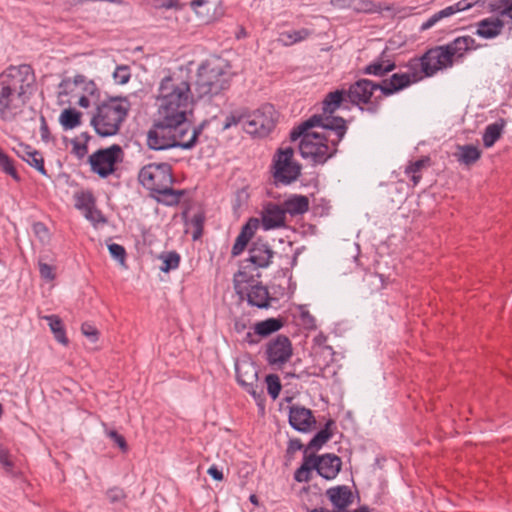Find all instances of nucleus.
Instances as JSON below:
<instances>
[{
  "instance_id": "f257e3e1",
  "label": "nucleus",
  "mask_w": 512,
  "mask_h": 512,
  "mask_svg": "<svg viewBox=\"0 0 512 512\" xmlns=\"http://www.w3.org/2000/svg\"><path fill=\"white\" fill-rule=\"evenodd\" d=\"M155 104L156 115L189 122L195 105L190 73L179 69L163 77L158 85Z\"/></svg>"
},
{
  "instance_id": "f03ea898",
  "label": "nucleus",
  "mask_w": 512,
  "mask_h": 512,
  "mask_svg": "<svg viewBox=\"0 0 512 512\" xmlns=\"http://www.w3.org/2000/svg\"><path fill=\"white\" fill-rule=\"evenodd\" d=\"M204 124L197 128L189 122L165 115H156V119L147 132V145L153 150H166L180 147L191 149L196 145Z\"/></svg>"
},
{
  "instance_id": "7ed1b4c3",
  "label": "nucleus",
  "mask_w": 512,
  "mask_h": 512,
  "mask_svg": "<svg viewBox=\"0 0 512 512\" xmlns=\"http://www.w3.org/2000/svg\"><path fill=\"white\" fill-rule=\"evenodd\" d=\"M228 63L220 58L203 63L197 72L196 93L198 98H211L228 89L231 81Z\"/></svg>"
},
{
  "instance_id": "20e7f679",
  "label": "nucleus",
  "mask_w": 512,
  "mask_h": 512,
  "mask_svg": "<svg viewBox=\"0 0 512 512\" xmlns=\"http://www.w3.org/2000/svg\"><path fill=\"white\" fill-rule=\"evenodd\" d=\"M138 179L145 188L159 194L161 198H158V200L166 205L177 204L183 194L181 191L172 189V169L167 163H150L145 165L140 170Z\"/></svg>"
},
{
  "instance_id": "39448f33",
  "label": "nucleus",
  "mask_w": 512,
  "mask_h": 512,
  "mask_svg": "<svg viewBox=\"0 0 512 512\" xmlns=\"http://www.w3.org/2000/svg\"><path fill=\"white\" fill-rule=\"evenodd\" d=\"M129 110L130 102L127 98H111L97 106L90 123L99 136H114L119 132Z\"/></svg>"
},
{
  "instance_id": "423d86ee",
  "label": "nucleus",
  "mask_w": 512,
  "mask_h": 512,
  "mask_svg": "<svg viewBox=\"0 0 512 512\" xmlns=\"http://www.w3.org/2000/svg\"><path fill=\"white\" fill-rule=\"evenodd\" d=\"M299 151L304 159L313 164H324L337 152V145L331 143L330 135L305 130L299 135Z\"/></svg>"
},
{
  "instance_id": "0eeeda50",
  "label": "nucleus",
  "mask_w": 512,
  "mask_h": 512,
  "mask_svg": "<svg viewBox=\"0 0 512 512\" xmlns=\"http://www.w3.org/2000/svg\"><path fill=\"white\" fill-rule=\"evenodd\" d=\"M0 84L28 101L35 91L36 77L28 64L11 65L0 74Z\"/></svg>"
},
{
  "instance_id": "6e6552de",
  "label": "nucleus",
  "mask_w": 512,
  "mask_h": 512,
  "mask_svg": "<svg viewBox=\"0 0 512 512\" xmlns=\"http://www.w3.org/2000/svg\"><path fill=\"white\" fill-rule=\"evenodd\" d=\"M314 127L322 128L321 133L330 135L331 143L335 145L339 144L347 130L346 122L341 117L314 115L291 131V140H297L301 133Z\"/></svg>"
},
{
  "instance_id": "1a4fd4ad",
  "label": "nucleus",
  "mask_w": 512,
  "mask_h": 512,
  "mask_svg": "<svg viewBox=\"0 0 512 512\" xmlns=\"http://www.w3.org/2000/svg\"><path fill=\"white\" fill-rule=\"evenodd\" d=\"M301 174V165L294 160L290 147L279 149L273 159V178L276 184L289 185Z\"/></svg>"
},
{
  "instance_id": "9d476101",
  "label": "nucleus",
  "mask_w": 512,
  "mask_h": 512,
  "mask_svg": "<svg viewBox=\"0 0 512 512\" xmlns=\"http://www.w3.org/2000/svg\"><path fill=\"white\" fill-rule=\"evenodd\" d=\"M59 87L62 89V93L78 96L77 103L82 108L90 107L99 99V89L95 82L88 80L83 75H76L73 79H64Z\"/></svg>"
},
{
  "instance_id": "9b49d317",
  "label": "nucleus",
  "mask_w": 512,
  "mask_h": 512,
  "mask_svg": "<svg viewBox=\"0 0 512 512\" xmlns=\"http://www.w3.org/2000/svg\"><path fill=\"white\" fill-rule=\"evenodd\" d=\"M453 61L450 59L448 52L444 46H436L429 49L421 58L412 59L409 67L416 70L420 68L419 75L423 77H431L438 71L452 67Z\"/></svg>"
},
{
  "instance_id": "f8f14e48",
  "label": "nucleus",
  "mask_w": 512,
  "mask_h": 512,
  "mask_svg": "<svg viewBox=\"0 0 512 512\" xmlns=\"http://www.w3.org/2000/svg\"><path fill=\"white\" fill-rule=\"evenodd\" d=\"M122 160L123 150L117 144L105 149H99L89 156L91 170L102 178L113 174L116 164Z\"/></svg>"
},
{
  "instance_id": "ddd939ff",
  "label": "nucleus",
  "mask_w": 512,
  "mask_h": 512,
  "mask_svg": "<svg viewBox=\"0 0 512 512\" xmlns=\"http://www.w3.org/2000/svg\"><path fill=\"white\" fill-rule=\"evenodd\" d=\"M275 126V110L266 105L243 118V129L252 135L266 136Z\"/></svg>"
},
{
  "instance_id": "4468645a",
  "label": "nucleus",
  "mask_w": 512,
  "mask_h": 512,
  "mask_svg": "<svg viewBox=\"0 0 512 512\" xmlns=\"http://www.w3.org/2000/svg\"><path fill=\"white\" fill-rule=\"evenodd\" d=\"M238 383L257 401H262L263 386L258 383V370L253 362L243 360L235 364Z\"/></svg>"
},
{
  "instance_id": "2eb2a0df",
  "label": "nucleus",
  "mask_w": 512,
  "mask_h": 512,
  "mask_svg": "<svg viewBox=\"0 0 512 512\" xmlns=\"http://www.w3.org/2000/svg\"><path fill=\"white\" fill-rule=\"evenodd\" d=\"M27 100L0 84V119L12 121L22 113Z\"/></svg>"
},
{
  "instance_id": "dca6fc26",
  "label": "nucleus",
  "mask_w": 512,
  "mask_h": 512,
  "mask_svg": "<svg viewBox=\"0 0 512 512\" xmlns=\"http://www.w3.org/2000/svg\"><path fill=\"white\" fill-rule=\"evenodd\" d=\"M267 361L270 365L282 366L292 356V345L288 337L278 336L267 345Z\"/></svg>"
},
{
  "instance_id": "f3484780",
  "label": "nucleus",
  "mask_w": 512,
  "mask_h": 512,
  "mask_svg": "<svg viewBox=\"0 0 512 512\" xmlns=\"http://www.w3.org/2000/svg\"><path fill=\"white\" fill-rule=\"evenodd\" d=\"M259 225L265 231L285 227L286 213L283 207L275 203L266 204L262 210Z\"/></svg>"
},
{
  "instance_id": "a211bd4d",
  "label": "nucleus",
  "mask_w": 512,
  "mask_h": 512,
  "mask_svg": "<svg viewBox=\"0 0 512 512\" xmlns=\"http://www.w3.org/2000/svg\"><path fill=\"white\" fill-rule=\"evenodd\" d=\"M376 90H380V84L368 79H360L350 86L347 96L353 104H367Z\"/></svg>"
},
{
  "instance_id": "6ab92c4d",
  "label": "nucleus",
  "mask_w": 512,
  "mask_h": 512,
  "mask_svg": "<svg viewBox=\"0 0 512 512\" xmlns=\"http://www.w3.org/2000/svg\"><path fill=\"white\" fill-rule=\"evenodd\" d=\"M289 423L297 431L309 432L316 425V419L310 409L292 405L289 408Z\"/></svg>"
},
{
  "instance_id": "aec40b11",
  "label": "nucleus",
  "mask_w": 512,
  "mask_h": 512,
  "mask_svg": "<svg viewBox=\"0 0 512 512\" xmlns=\"http://www.w3.org/2000/svg\"><path fill=\"white\" fill-rule=\"evenodd\" d=\"M420 79H422V75H419L417 71L412 75L408 73H395L389 79L384 80L383 83L380 84V90L383 95H391Z\"/></svg>"
},
{
  "instance_id": "412c9836",
  "label": "nucleus",
  "mask_w": 512,
  "mask_h": 512,
  "mask_svg": "<svg viewBox=\"0 0 512 512\" xmlns=\"http://www.w3.org/2000/svg\"><path fill=\"white\" fill-rule=\"evenodd\" d=\"M274 252L264 241L258 239L254 241L249 249L248 262L256 268H266L270 265Z\"/></svg>"
},
{
  "instance_id": "4be33fe9",
  "label": "nucleus",
  "mask_w": 512,
  "mask_h": 512,
  "mask_svg": "<svg viewBox=\"0 0 512 512\" xmlns=\"http://www.w3.org/2000/svg\"><path fill=\"white\" fill-rule=\"evenodd\" d=\"M478 0H461L454 5L448 6L435 14L429 17L425 22L422 23L420 29L422 31L428 30L438 24L441 20L448 18L457 12L464 11L469 9L474 4H476Z\"/></svg>"
},
{
  "instance_id": "5701e85b",
  "label": "nucleus",
  "mask_w": 512,
  "mask_h": 512,
  "mask_svg": "<svg viewBox=\"0 0 512 512\" xmlns=\"http://www.w3.org/2000/svg\"><path fill=\"white\" fill-rule=\"evenodd\" d=\"M478 0H461L454 5L448 6L435 14L429 17L425 22L422 23L420 29L422 31L428 30L438 24L441 20L448 18L457 12L464 11L469 9L474 4H476Z\"/></svg>"
},
{
  "instance_id": "b1692460",
  "label": "nucleus",
  "mask_w": 512,
  "mask_h": 512,
  "mask_svg": "<svg viewBox=\"0 0 512 512\" xmlns=\"http://www.w3.org/2000/svg\"><path fill=\"white\" fill-rule=\"evenodd\" d=\"M443 46L445 50L448 52V55L453 62L454 60L462 58L466 52L478 48L475 39L472 38L471 36L457 37L452 42Z\"/></svg>"
},
{
  "instance_id": "393cba45",
  "label": "nucleus",
  "mask_w": 512,
  "mask_h": 512,
  "mask_svg": "<svg viewBox=\"0 0 512 512\" xmlns=\"http://www.w3.org/2000/svg\"><path fill=\"white\" fill-rule=\"evenodd\" d=\"M341 459L334 454H324L318 457L317 473L327 479H334L341 469Z\"/></svg>"
},
{
  "instance_id": "a878e982",
  "label": "nucleus",
  "mask_w": 512,
  "mask_h": 512,
  "mask_svg": "<svg viewBox=\"0 0 512 512\" xmlns=\"http://www.w3.org/2000/svg\"><path fill=\"white\" fill-rule=\"evenodd\" d=\"M258 227L259 219L257 218H250L249 221L242 227L241 232L237 236L232 247L233 256H238L240 253H242Z\"/></svg>"
},
{
  "instance_id": "bb28decb",
  "label": "nucleus",
  "mask_w": 512,
  "mask_h": 512,
  "mask_svg": "<svg viewBox=\"0 0 512 512\" xmlns=\"http://www.w3.org/2000/svg\"><path fill=\"white\" fill-rule=\"evenodd\" d=\"M504 28V22L499 18L489 17L476 24V34L485 39L497 37Z\"/></svg>"
},
{
  "instance_id": "cd10ccee",
  "label": "nucleus",
  "mask_w": 512,
  "mask_h": 512,
  "mask_svg": "<svg viewBox=\"0 0 512 512\" xmlns=\"http://www.w3.org/2000/svg\"><path fill=\"white\" fill-rule=\"evenodd\" d=\"M285 213L291 216L301 215L309 209V199L304 195H292L288 197L282 204Z\"/></svg>"
},
{
  "instance_id": "c85d7f7f",
  "label": "nucleus",
  "mask_w": 512,
  "mask_h": 512,
  "mask_svg": "<svg viewBox=\"0 0 512 512\" xmlns=\"http://www.w3.org/2000/svg\"><path fill=\"white\" fill-rule=\"evenodd\" d=\"M190 6L198 19L203 23H209L215 19V2L212 0H192Z\"/></svg>"
},
{
  "instance_id": "c756f323",
  "label": "nucleus",
  "mask_w": 512,
  "mask_h": 512,
  "mask_svg": "<svg viewBox=\"0 0 512 512\" xmlns=\"http://www.w3.org/2000/svg\"><path fill=\"white\" fill-rule=\"evenodd\" d=\"M326 494L332 504L339 509H344L351 503L352 494L346 486L330 488Z\"/></svg>"
},
{
  "instance_id": "7c9ffc66",
  "label": "nucleus",
  "mask_w": 512,
  "mask_h": 512,
  "mask_svg": "<svg viewBox=\"0 0 512 512\" xmlns=\"http://www.w3.org/2000/svg\"><path fill=\"white\" fill-rule=\"evenodd\" d=\"M248 303L258 308H265L269 305L270 297L266 287L253 285L247 293Z\"/></svg>"
},
{
  "instance_id": "2f4dec72",
  "label": "nucleus",
  "mask_w": 512,
  "mask_h": 512,
  "mask_svg": "<svg viewBox=\"0 0 512 512\" xmlns=\"http://www.w3.org/2000/svg\"><path fill=\"white\" fill-rule=\"evenodd\" d=\"M19 156L30 166L38 170L42 175H46L44 160L40 152L33 150L28 146L22 147V151H18Z\"/></svg>"
},
{
  "instance_id": "473e14b6",
  "label": "nucleus",
  "mask_w": 512,
  "mask_h": 512,
  "mask_svg": "<svg viewBox=\"0 0 512 512\" xmlns=\"http://www.w3.org/2000/svg\"><path fill=\"white\" fill-rule=\"evenodd\" d=\"M457 160L467 166L474 164L481 157V151L473 145L458 146L455 154Z\"/></svg>"
},
{
  "instance_id": "72a5a7b5",
  "label": "nucleus",
  "mask_w": 512,
  "mask_h": 512,
  "mask_svg": "<svg viewBox=\"0 0 512 512\" xmlns=\"http://www.w3.org/2000/svg\"><path fill=\"white\" fill-rule=\"evenodd\" d=\"M282 325L283 323L280 319L269 318L256 323L254 325V333L262 337H267L270 334L278 331Z\"/></svg>"
},
{
  "instance_id": "f704fd0d",
  "label": "nucleus",
  "mask_w": 512,
  "mask_h": 512,
  "mask_svg": "<svg viewBox=\"0 0 512 512\" xmlns=\"http://www.w3.org/2000/svg\"><path fill=\"white\" fill-rule=\"evenodd\" d=\"M43 319L48 322V325L54 334L55 339L63 344H68V339L65 334L64 326L62 324L61 319L57 315H47L43 316Z\"/></svg>"
},
{
  "instance_id": "c9c22d12",
  "label": "nucleus",
  "mask_w": 512,
  "mask_h": 512,
  "mask_svg": "<svg viewBox=\"0 0 512 512\" xmlns=\"http://www.w3.org/2000/svg\"><path fill=\"white\" fill-rule=\"evenodd\" d=\"M333 424L332 420H329L325 428L320 430L308 443L307 447L305 448V453L308 452V450L316 451L319 450L331 437L332 433L329 431V427Z\"/></svg>"
},
{
  "instance_id": "e433bc0d",
  "label": "nucleus",
  "mask_w": 512,
  "mask_h": 512,
  "mask_svg": "<svg viewBox=\"0 0 512 512\" xmlns=\"http://www.w3.org/2000/svg\"><path fill=\"white\" fill-rule=\"evenodd\" d=\"M59 122L65 130H71L81 123V113L75 109H64L59 117Z\"/></svg>"
},
{
  "instance_id": "4c0bfd02",
  "label": "nucleus",
  "mask_w": 512,
  "mask_h": 512,
  "mask_svg": "<svg viewBox=\"0 0 512 512\" xmlns=\"http://www.w3.org/2000/svg\"><path fill=\"white\" fill-rule=\"evenodd\" d=\"M345 92L343 90H336L327 94L323 101V111L325 113H333L339 108Z\"/></svg>"
},
{
  "instance_id": "58836bf2",
  "label": "nucleus",
  "mask_w": 512,
  "mask_h": 512,
  "mask_svg": "<svg viewBox=\"0 0 512 512\" xmlns=\"http://www.w3.org/2000/svg\"><path fill=\"white\" fill-rule=\"evenodd\" d=\"M429 163L430 159L428 157H423L406 167L405 173L407 175H411V180L413 181L414 185H417L419 183L421 179L419 173L422 171L423 168L428 167Z\"/></svg>"
},
{
  "instance_id": "ea45409f",
  "label": "nucleus",
  "mask_w": 512,
  "mask_h": 512,
  "mask_svg": "<svg viewBox=\"0 0 512 512\" xmlns=\"http://www.w3.org/2000/svg\"><path fill=\"white\" fill-rule=\"evenodd\" d=\"M394 68H395V64L390 61H387V62L375 61V62L371 63L370 65H368L365 68L364 72L366 74L383 76L386 73L392 71Z\"/></svg>"
},
{
  "instance_id": "a19ab883",
  "label": "nucleus",
  "mask_w": 512,
  "mask_h": 512,
  "mask_svg": "<svg viewBox=\"0 0 512 512\" xmlns=\"http://www.w3.org/2000/svg\"><path fill=\"white\" fill-rule=\"evenodd\" d=\"M502 125L498 123L490 124L486 127L483 134V143L486 147H491L500 137Z\"/></svg>"
},
{
  "instance_id": "79ce46f5",
  "label": "nucleus",
  "mask_w": 512,
  "mask_h": 512,
  "mask_svg": "<svg viewBox=\"0 0 512 512\" xmlns=\"http://www.w3.org/2000/svg\"><path fill=\"white\" fill-rule=\"evenodd\" d=\"M160 259L162 260L160 270L165 273L169 272L170 270L178 268L180 263V256L176 252L164 253L160 255Z\"/></svg>"
},
{
  "instance_id": "37998d69",
  "label": "nucleus",
  "mask_w": 512,
  "mask_h": 512,
  "mask_svg": "<svg viewBox=\"0 0 512 512\" xmlns=\"http://www.w3.org/2000/svg\"><path fill=\"white\" fill-rule=\"evenodd\" d=\"M350 6L353 10L363 13L377 12L380 6L371 0H351Z\"/></svg>"
},
{
  "instance_id": "c03bdc74",
  "label": "nucleus",
  "mask_w": 512,
  "mask_h": 512,
  "mask_svg": "<svg viewBox=\"0 0 512 512\" xmlns=\"http://www.w3.org/2000/svg\"><path fill=\"white\" fill-rule=\"evenodd\" d=\"M75 206L83 212L95 205V199L89 192H81L75 196Z\"/></svg>"
},
{
  "instance_id": "a18cd8bd",
  "label": "nucleus",
  "mask_w": 512,
  "mask_h": 512,
  "mask_svg": "<svg viewBox=\"0 0 512 512\" xmlns=\"http://www.w3.org/2000/svg\"><path fill=\"white\" fill-rule=\"evenodd\" d=\"M0 168L14 180L19 181L20 177L14 167L12 160L0 149Z\"/></svg>"
},
{
  "instance_id": "49530a36",
  "label": "nucleus",
  "mask_w": 512,
  "mask_h": 512,
  "mask_svg": "<svg viewBox=\"0 0 512 512\" xmlns=\"http://www.w3.org/2000/svg\"><path fill=\"white\" fill-rule=\"evenodd\" d=\"M266 384H267V390L269 395L276 399L279 396L280 390H281V384L279 381L278 376L270 374L266 376Z\"/></svg>"
},
{
  "instance_id": "de8ad7c7",
  "label": "nucleus",
  "mask_w": 512,
  "mask_h": 512,
  "mask_svg": "<svg viewBox=\"0 0 512 512\" xmlns=\"http://www.w3.org/2000/svg\"><path fill=\"white\" fill-rule=\"evenodd\" d=\"M310 34L311 32L308 29L302 28L300 30L283 33L282 36L289 40L286 44H293L308 38Z\"/></svg>"
},
{
  "instance_id": "09e8293b",
  "label": "nucleus",
  "mask_w": 512,
  "mask_h": 512,
  "mask_svg": "<svg viewBox=\"0 0 512 512\" xmlns=\"http://www.w3.org/2000/svg\"><path fill=\"white\" fill-rule=\"evenodd\" d=\"M130 76V69L126 65L118 66L113 73L114 81L120 85L126 84L129 81Z\"/></svg>"
},
{
  "instance_id": "8fccbe9b",
  "label": "nucleus",
  "mask_w": 512,
  "mask_h": 512,
  "mask_svg": "<svg viewBox=\"0 0 512 512\" xmlns=\"http://www.w3.org/2000/svg\"><path fill=\"white\" fill-rule=\"evenodd\" d=\"M106 495L110 503L112 504L119 503L126 498V493L124 492V490L118 487L110 488L106 492Z\"/></svg>"
},
{
  "instance_id": "3c124183",
  "label": "nucleus",
  "mask_w": 512,
  "mask_h": 512,
  "mask_svg": "<svg viewBox=\"0 0 512 512\" xmlns=\"http://www.w3.org/2000/svg\"><path fill=\"white\" fill-rule=\"evenodd\" d=\"M55 268L47 263L39 261V272L43 279L52 281L55 278Z\"/></svg>"
},
{
  "instance_id": "603ef678",
  "label": "nucleus",
  "mask_w": 512,
  "mask_h": 512,
  "mask_svg": "<svg viewBox=\"0 0 512 512\" xmlns=\"http://www.w3.org/2000/svg\"><path fill=\"white\" fill-rule=\"evenodd\" d=\"M81 332L85 337H87L92 342H96L98 340V330L89 323L82 324Z\"/></svg>"
},
{
  "instance_id": "864d4df0",
  "label": "nucleus",
  "mask_w": 512,
  "mask_h": 512,
  "mask_svg": "<svg viewBox=\"0 0 512 512\" xmlns=\"http://www.w3.org/2000/svg\"><path fill=\"white\" fill-rule=\"evenodd\" d=\"M318 457L314 454L308 455L307 452H304V459L302 463V467H306L307 470L311 473L312 470H318Z\"/></svg>"
},
{
  "instance_id": "5fc2aeb1",
  "label": "nucleus",
  "mask_w": 512,
  "mask_h": 512,
  "mask_svg": "<svg viewBox=\"0 0 512 512\" xmlns=\"http://www.w3.org/2000/svg\"><path fill=\"white\" fill-rule=\"evenodd\" d=\"M108 249L115 259L119 260L121 263L124 262L126 253L123 246L116 243H112L108 246Z\"/></svg>"
},
{
  "instance_id": "6e6d98bb",
  "label": "nucleus",
  "mask_w": 512,
  "mask_h": 512,
  "mask_svg": "<svg viewBox=\"0 0 512 512\" xmlns=\"http://www.w3.org/2000/svg\"><path fill=\"white\" fill-rule=\"evenodd\" d=\"M107 435L114 440V442L118 445V447L123 451L126 452L128 450V445L124 439V437L120 434H118L115 430H111L107 432Z\"/></svg>"
},
{
  "instance_id": "4d7b16f0",
  "label": "nucleus",
  "mask_w": 512,
  "mask_h": 512,
  "mask_svg": "<svg viewBox=\"0 0 512 512\" xmlns=\"http://www.w3.org/2000/svg\"><path fill=\"white\" fill-rule=\"evenodd\" d=\"M83 213L85 217L92 222L97 223L104 221L100 211L96 209L95 205H93L90 209L85 210Z\"/></svg>"
},
{
  "instance_id": "13d9d810",
  "label": "nucleus",
  "mask_w": 512,
  "mask_h": 512,
  "mask_svg": "<svg viewBox=\"0 0 512 512\" xmlns=\"http://www.w3.org/2000/svg\"><path fill=\"white\" fill-rule=\"evenodd\" d=\"M311 478V473L307 470L306 467L300 466L294 474V479L297 482H308Z\"/></svg>"
},
{
  "instance_id": "bf43d9fd",
  "label": "nucleus",
  "mask_w": 512,
  "mask_h": 512,
  "mask_svg": "<svg viewBox=\"0 0 512 512\" xmlns=\"http://www.w3.org/2000/svg\"><path fill=\"white\" fill-rule=\"evenodd\" d=\"M34 233L40 238V240L44 241L48 238V229L43 223L37 222L33 225Z\"/></svg>"
},
{
  "instance_id": "052dcab7",
  "label": "nucleus",
  "mask_w": 512,
  "mask_h": 512,
  "mask_svg": "<svg viewBox=\"0 0 512 512\" xmlns=\"http://www.w3.org/2000/svg\"><path fill=\"white\" fill-rule=\"evenodd\" d=\"M160 8L180 10L183 8L180 0H164Z\"/></svg>"
},
{
  "instance_id": "680f3d73",
  "label": "nucleus",
  "mask_w": 512,
  "mask_h": 512,
  "mask_svg": "<svg viewBox=\"0 0 512 512\" xmlns=\"http://www.w3.org/2000/svg\"><path fill=\"white\" fill-rule=\"evenodd\" d=\"M303 445L299 439H290L288 443L287 453L294 454L295 452L301 450Z\"/></svg>"
},
{
  "instance_id": "e2e57ef3",
  "label": "nucleus",
  "mask_w": 512,
  "mask_h": 512,
  "mask_svg": "<svg viewBox=\"0 0 512 512\" xmlns=\"http://www.w3.org/2000/svg\"><path fill=\"white\" fill-rule=\"evenodd\" d=\"M243 118L244 117L236 118L234 115L228 116L223 124V130L229 129L233 125H236L238 122L243 124Z\"/></svg>"
},
{
  "instance_id": "0e129e2a",
  "label": "nucleus",
  "mask_w": 512,
  "mask_h": 512,
  "mask_svg": "<svg viewBox=\"0 0 512 512\" xmlns=\"http://www.w3.org/2000/svg\"><path fill=\"white\" fill-rule=\"evenodd\" d=\"M244 281H246V272L239 271L237 274H235V276H234L235 288L238 290L239 293L241 292L240 284Z\"/></svg>"
},
{
  "instance_id": "69168bd1",
  "label": "nucleus",
  "mask_w": 512,
  "mask_h": 512,
  "mask_svg": "<svg viewBox=\"0 0 512 512\" xmlns=\"http://www.w3.org/2000/svg\"><path fill=\"white\" fill-rule=\"evenodd\" d=\"M207 473L214 479V480H217V481H221L223 479V473L216 467V466H211Z\"/></svg>"
},
{
  "instance_id": "338daca9",
  "label": "nucleus",
  "mask_w": 512,
  "mask_h": 512,
  "mask_svg": "<svg viewBox=\"0 0 512 512\" xmlns=\"http://www.w3.org/2000/svg\"><path fill=\"white\" fill-rule=\"evenodd\" d=\"M73 149L76 155L80 158L87 153V146L84 144L75 143Z\"/></svg>"
},
{
  "instance_id": "774afa93",
  "label": "nucleus",
  "mask_w": 512,
  "mask_h": 512,
  "mask_svg": "<svg viewBox=\"0 0 512 512\" xmlns=\"http://www.w3.org/2000/svg\"><path fill=\"white\" fill-rule=\"evenodd\" d=\"M42 125H41V137L43 140L47 141L49 139V129L45 122V119L42 117Z\"/></svg>"
}]
</instances>
